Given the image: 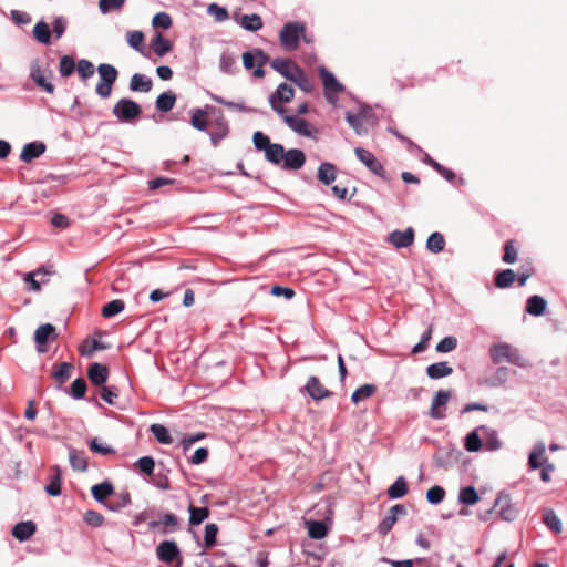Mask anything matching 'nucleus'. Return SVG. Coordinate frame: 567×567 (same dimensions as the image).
<instances>
[{"label":"nucleus","mask_w":567,"mask_h":567,"mask_svg":"<svg viewBox=\"0 0 567 567\" xmlns=\"http://www.w3.org/2000/svg\"><path fill=\"white\" fill-rule=\"evenodd\" d=\"M159 524L164 525L163 534L173 533L179 528L178 517L172 513H165L159 522L150 523V527L156 528Z\"/></svg>","instance_id":"obj_27"},{"label":"nucleus","mask_w":567,"mask_h":567,"mask_svg":"<svg viewBox=\"0 0 567 567\" xmlns=\"http://www.w3.org/2000/svg\"><path fill=\"white\" fill-rule=\"evenodd\" d=\"M355 154L358 156V158L367 165V167L371 171V173H373L374 175H382V165L378 162V159L375 158V156L364 150V148H355Z\"/></svg>","instance_id":"obj_19"},{"label":"nucleus","mask_w":567,"mask_h":567,"mask_svg":"<svg viewBox=\"0 0 567 567\" xmlns=\"http://www.w3.org/2000/svg\"><path fill=\"white\" fill-rule=\"evenodd\" d=\"M269 61V55L261 49H255L243 54V64L245 69L251 70L257 63V69L254 71L256 78H264V65Z\"/></svg>","instance_id":"obj_7"},{"label":"nucleus","mask_w":567,"mask_h":567,"mask_svg":"<svg viewBox=\"0 0 567 567\" xmlns=\"http://www.w3.org/2000/svg\"><path fill=\"white\" fill-rule=\"evenodd\" d=\"M84 522L87 524V525H91V526H94V527H99L103 524L104 522V517L95 512V511H87L85 514H84Z\"/></svg>","instance_id":"obj_64"},{"label":"nucleus","mask_w":567,"mask_h":567,"mask_svg":"<svg viewBox=\"0 0 567 567\" xmlns=\"http://www.w3.org/2000/svg\"><path fill=\"white\" fill-rule=\"evenodd\" d=\"M377 391V386L374 384L365 383L358 388L351 395V400L354 404H358L359 402L369 399Z\"/></svg>","instance_id":"obj_40"},{"label":"nucleus","mask_w":567,"mask_h":567,"mask_svg":"<svg viewBox=\"0 0 567 567\" xmlns=\"http://www.w3.org/2000/svg\"><path fill=\"white\" fill-rule=\"evenodd\" d=\"M516 278V274L512 269H504L497 274L495 278V285L498 288H507L509 287Z\"/></svg>","instance_id":"obj_47"},{"label":"nucleus","mask_w":567,"mask_h":567,"mask_svg":"<svg viewBox=\"0 0 567 567\" xmlns=\"http://www.w3.org/2000/svg\"><path fill=\"white\" fill-rule=\"evenodd\" d=\"M125 0H100L99 7L103 13H107L111 10H118L123 7Z\"/></svg>","instance_id":"obj_63"},{"label":"nucleus","mask_w":567,"mask_h":567,"mask_svg":"<svg viewBox=\"0 0 567 567\" xmlns=\"http://www.w3.org/2000/svg\"><path fill=\"white\" fill-rule=\"evenodd\" d=\"M546 306L547 302L543 297L534 295L527 300L526 311L532 316L539 317L544 315Z\"/></svg>","instance_id":"obj_29"},{"label":"nucleus","mask_w":567,"mask_h":567,"mask_svg":"<svg viewBox=\"0 0 567 567\" xmlns=\"http://www.w3.org/2000/svg\"><path fill=\"white\" fill-rule=\"evenodd\" d=\"M33 35L38 42L42 44H49L51 41V32L49 24L45 23L44 21L35 23L33 28Z\"/></svg>","instance_id":"obj_39"},{"label":"nucleus","mask_w":567,"mask_h":567,"mask_svg":"<svg viewBox=\"0 0 567 567\" xmlns=\"http://www.w3.org/2000/svg\"><path fill=\"white\" fill-rule=\"evenodd\" d=\"M301 38L306 40V25L300 22H288L282 27L279 34L280 45L286 51H295Z\"/></svg>","instance_id":"obj_3"},{"label":"nucleus","mask_w":567,"mask_h":567,"mask_svg":"<svg viewBox=\"0 0 567 567\" xmlns=\"http://www.w3.org/2000/svg\"><path fill=\"white\" fill-rule=\"evenodd\" d=\"M153 52L158 56H164L172 50V42L164 38L161 33H157L151 43Z\"/></svg>","instance_id":"obj_30"},{"label":"nucleus","mask_w":567,"mask_h":567,"mask_svg":"<svg viewBox=\"0 0 567 567\" xmlns=\"http://www.w3.org/2000/svg\"><path fill=\"white\" fill-rule=\"evenodd\" d=\"M495 508H497L498 515L506 522H512L516 518L517 512L511 504L507 495H498L495 501Z\"/></svg>","instance_id":"obj_14"},{"label":"nucleus","mask_w":567,"mask_h":567,"mask_svg":"<svg viewBox=\"0 0 567 567\" xmlns=\"http://www.w3.org/2000/svg\"><path fill=\"white\" fill-rule=\"evenodd\" d=\"M450 398H451L450 391H445V390L437 391L432 400L429 415L435 420L444 419L445 414H444L443 410L446 406Z\"/></svg>","instance_id":"obj_10"},{"label":"nucleus","mask_w":567,"mask_h":567,"mask_svg":"<svg viewBox=\"0 0 567 567\" xmlns=\"http://www.w3.org/2000/svg\"><path fill=\"white\" fill-rule=\"evenodd\" d=\"M72 370L73 365L69 362H61L53 367L52 377L56 381L59 389L71 378Z\"/></svg>","instance_id":"obj_23"},{"label":"nucleus","mask_w":567,"mask_h":567,"mask_svg":"<svg viewBox=\"0 0 567 567\" xmlns=\"http://www.w3.org/2000/svg\"><path fill=\"white\" fill-rule=\"evenodd\" d=\"M97 72L100 75V82L96 85V93L103 97L106 99L112 93L113 84L116 82L118 72L117 70L107 63H102L97 66Z\"/></svg>","instance_id":"obj_4"},{"label":"nucleus","mask_w":567,"mask_h":567,"mask_svg":"<svg viewBox=\"0 0 567 567\" xmlns=\"http://www.w3.org/2000/svg\"><path fill=\"white\" fill-rule=\"evenodd\" d=\"M396 517H394L391 513H389L379 524L378 526V532L381 534V535H386L391 529L392 527L394 526V524L396 523Z\"/></svg>","instance_id":"obj_62"},{"label":"nucleus","mask_w":567,"mask_h":567,"mask_svg":"<svg viewBox=\"0 0 567 567\" xmlns=\"http://www.w3.org/2000/svg\"><path fill=\"white\" fill-rule=\"evenodd\" d=\"M40 274L47 275L48 271H45L44 269L40 268L35 272H28L25 275L24 281L29 285L28 286V290L29 291H40L41 285H40V282L38 280L34 279V276L35 275H40Z\"/></svg>","instance_id":"obj_58"},{"label":"nucleus","mask_w":567,"mask_h":567,"mask_svg":"<svg viewBox=\"0 0 567 567\" xmlns=\"http://www.w3.org/2000/svg\"><path fill=\"white\" fill-rule=\"evenodd\" d=\"M136 466L146 475H151L155 467V462L151 456H143L137 460Z\"/></svg>","instance_id":"obj_61"},{"label":"nucleus","mask_w":567,"mask_h":567,"mask_svg":"<svg viewBox=\"0 0 567 567\" xmlns=\"http://www.w3.org/2000/svg\"><path fill=\"white\" fill-rule=\"evenodd\" d=\"M457 501L463 505H475L480 496L474 486H465L460 489Z\"/></svg>","instance_id":"obj_32"},{"label":"nucleus","mask_w":567,"mask_h":567,"mask_svg":"<svg viewBox=\"0 0 567 567\" xmlns=\"http://www.w3.org/2000/svg\"><path fill=\"white\" fill-rule=\"evenodd\" d=\"M69 461L74 471H85L87 467L84 454L73 447H69Z\"/></svg>","instance_id":"obj_41"},{"label":"nucleus","mask_w":567,"mask_h":567,"mask_svg":"<svg viewBox=\"0 0 567 567\" xmlns=\"http://www.w3.org/2000/svg\"><path fill=\"white\" fill-rule=\"evenodd\" d=\"M254 145L258 151L268 150V146H270L272 143L270 142L269 137L264 134L262 132H256L252 136Z\"/></svg>","instance_id":"obj_59"},{"label":"nucleus","mask_w":567,"mask_h":567,"mask_svg":"<svg viewBox=\"0 0 567 567\" xmlns=\"http://www.w3.org/2000/svg\"><path fill=\"white\" fill-rule=\"evenodd\" d=\"M543 522L555 534H560L563 532L561 520L553 509H546L544 512Z\"/></svg>","instance_id":"obj_34"},{"label":"nucleus","mask_w":567,"mask_h":567,"mask_svg":"<svg viewBox=\"0 0 567 567\" xmlns=\"http://www.w3.org/2000/svg\"><path fill=\"white\" fill-rule=\"evenodd\" d=\"M444 496H445V491L443 487H441L439 485L432 486L426 492V499L430 504H433V505L440 504L444 499Z\"/></svg>","instance_id":"obj_53"},{"label":"nucleus","mask_w":567,"mask_h":567,"mask_svg":"<svg viewBox=\"0 0 567 567\" xmlns=\"http://www.w3.org/2000/svg\"><path fill=\"white\" fill-rule=\"evenodd\" d=\"M457 347V340L455 337H445L437 344L435 350L440 353H447L455 350Z\"/></svg>","instance_id":"obj_55"},{"label":"nucleus","mask_w":567,"mask_h":567,"mask_svg":"<svg viewBox=\"0 0 567 567\" xmlns=\"http://www.w3.org/2000/svg\"><path fill=\"white\" fill-rule=\"evenodd\" d=\"M75 69L74 59L71 55H63L60 60L59 72L63 78L70 76Z\"/></svg>","instance_id":"obj_50"},{"label":"nucleus","mask_w":567,"mask_h":567,"mask_svg":"<svg viewBox=\"0 0 567 567\" xmlns=\"http://www.w3.org/2000/svg\"><path fill=\"white\" fill-rule=\"evenodd\" d=\"M270 66L287 80L298 85L302 91L307 93L312 92L313 83L309 80L305 71L291 60L280 58L274 59L270 62Z\"/></svg>","instance_id":"obj_1"},{"label":"nucleus","mask_w":567,"mask_h":567,"mask_svg":"<svg viewBox=\"0 0 567 567\" xmlns=\"http://www.w3.org/2000/svg\"><path fill=\"white\" fill-rule=\"evenodd\" d=\"M189 524L195 526L202 524L206 518L209 517V509L207 507H195L190 505L188 507Z\"/></svg>","instance_id":"obj_42"},{"label":"nucleus","mask_w":567,"mask_h":567,"mask_svg":"<svg viewBox=\"0 0 567 567\" xmlns=\"http://www.w3.org/2000/svg\"><path fill=\"white\" fill-rule=\"evenodd\" d=\"M285 152L286 151L281 144L272 143L268 146V150H266L265 156L269 162L280 165L285 156Z\"/></svg>","instance_id":"obj_38"},{"label":"nucleus","mask_w":567,"mask_h":567,"mask_svg":"<svg viewBox=\"0 0 567 567\" xmlns=\"http://www.w3.org/2000/svg\"><path fill=\"white\" fill-rule=\"evenodd\" d=\"M207 12L209 14L214 16V18L217 22L226 21L229 17L227 10L223 7H219L216 3L209 4Z\"/></svg>","instance_id":"obj_60"},{"label":"nucleus","mask_w":567,"mask_h":567,"mask_svg":"<svg viewBox=\"0 0 567 567\" xmlns=\"http://www.w3.org/2000/svg\"><path fill=\"white\" fill-rule=\"evenodd\" d=\"M281 116H282L285 123L291 130L297 132L298 134H300L302 136H311L312 135V130L306 120L300 118L298 116H293V115H287L286 113Z\"/></svg>","instance_id":"obj_18"},{"label":"nucleus","mask_w":567,"mask_h":567,"mask_svg":"<svg viewBox=\"0 0 567 567\" xmlns=\"http://www.w3.org/2000/svg\"><path fill=\"white\" fill-rule=\"evenodd\" d=\"M323 185L331 189L332 194L339 199L351 198L355 193V187H348L343 183L336 184L337 179H320Z\"/></svg>","instance_id":"obj_20"},{"label":"nucleus","mask_w":567,"mask_h":567,"mask_svg":"<svg viewBox=\"0 0 567 567\" xmlns=\"http://www.w3.org/2000/svg\"><path fill=\"white\" fill-rule=\"evenodd\" d=\"M76 71H78V74L83 79V80H86L89 78H91L93 74H94V65L91 61L89 60H85V59H81L78 63H76Z\"/></svg>","instance_id":"obj_52"},{"label":"nucleus","mask_w":567,"mask_h":567,"mask_svg":"<svg viewBox=\"0 0 567 567\" xmlns=\"http://www.w3.org/2000/svg\"><path fill=\"white\" fill-rule=\"evenodd\" d=\"M113 114L118 121L128 123L141 116L142 109L131 99H121L113 106Z\"/></svg>","instance_id":"obj_5"},{"label":"nucleus","mask_w":567,"mask_h":567,"mask_svg":"<svg viewBox=\"0 0 567 567\" xmlns=\"http://www.w3.org/2000/svg\"><path fill=\"white\" fill-rule=\"evenodd\" d=\"M305 389L315 401L323 400L330 395V391L326 389L315 375L308 379Z\"/></svg>","instance_id":"obj_15"},{"label":"nucleus","mask_w":567,"mask_h":567,"mask_svg":"<svg viewBox=\"0 0 567 567\" xmlns=\"http://www.w3.org/2000/svg\"><path fill=\"white\" fill-rule=\"evenodd\" d=\"M30 76L34 83L47 93L52 94L54 92V85L48 81L47 71L43 70L38 62L31 65Z\"/></svg>","instance_id":"obj_12"},{"label":"nucleus","mask_w":567,"mask_h":567,"mask_svg":"<svg viewBox=\"0 0 567 567\" xmlns=\"http://www.w3.org/2000/svg\"><path fill=\"white\" fill-rule=\"evenodd\" d=\"M480 430L485 435L484 446L487 451L493 452L501 447L502 444L495 430L488 429L486 426H481Z\"/></svg>","instance_id":"obj_35"},{"label":"nucleus","mask_w":567,"mask_h":567,"mask_svg":"<svg viewBox=\"0 0 567 567\" xmlns=\"http://www.w3.org/2000/svg\"><path fill=\"white\" fill-rule=\"evenodd\" d=\"M240 24L248 31H258L262 28V20L260 16L256 13L245 14L241 17Z\"/></svg>","instance_id":"obj_45"},{"label":"nucleus","mask_w":567,"mask_h":567,"mask_svg":"<svg viewBox=\"0 0 567 567\" xmlns=\"http://www.w3.org/2000/svg\"><path fill=\"white\" fill-rule=\"evenodd\" d=\"M55 327L51 323L41 324L34 332V341L39 352H44L42 348L49 340L56 339Z\"/></svg>","instance_id":"obj_13"},{"label":"nucleus","mask_w":567,"mask_h":567,"mask_svg":"<svg viewBox=\"0 0 567 567\" xmlns=\"http://www.w3.org/2000/svg\"><path fill=\"white\" fill-rule=\"evenodd\" d=\"M328 533L327 526L319 520H311L308 523V535L313 539H322Z\"/></svg>","instance_id":"obj_46"},{"label":"nucleus","mask_w":567,"mask_h":567,"mask_svg":"<svg viewBox=\"0 0 567 567\" xmlns=\"http://www.w3.org/2000/svg\"><path fill=\"white\" fill-rule=\"evenodd\" d=\"M409 492L406 481L403 476H400L395 482L388 488V496L391 499H398L405 496Z\"/></svg>","instance_id":"obj_31"},{"label":"nucleus","mask_w":567,"mask_h":567,"mask_svg":"<svg viewBox=\"0 0 567 567\" xmlns=\"http://www.w3.org/2000/svg\"><path fill=\"white\" fill-rule=\"evenodd\" d=\"M37 526L33 522H20L18 523L13 529L12 535L20 542H24L29 539L35 533Z\"/></svg>","instance_id":"obj_24"},{"label":"nucleus","mask_w":567,"mask_h":567,"mask_svg":"<svg viewBox=\"0 0 567 567\" xmlns=\"http://www.w3.org/2000/svg\"><path fill=\"white\" fill-rule=\"evenodd\" d=\"M546 446L544 442H537L528 456V465L530 470L539 468L548 458L545 456Z\"/></svg>","instance_id":"obj_21"},{"label":"nucleus","mask_w":567,"mask_h":567,"mask_svg":"<svg viewBox=\"0 0 567 567\" xmlns=\"http://www.w3.org/2000/svg\"><path fill=\"white\" fill-rule=\"evenodd\" d=\"M152 24L154 28L167 30L172 27V18L166 12H158L153 17Z\"/></svg>","instance_id":"obj_54"},{"label":"nucleus","mask_w":567,"mask_h":567,"mask_svg":"<svg viewBox=\"0 0 567 567\" xmlns=\"http://www.w3.org/2000/svg\"><path fill=\"white\" fill-rule=\"evenodd\" d=\"M306 161L305 153L300 150L292 148L285 152V156L282 158V167L287 169H299L303 166Z\"/></svg>","instance_id":"obj_16"},{"label":"nucleus","mask_w":567,"mask_h":567,"mask_svg":"<svg viewBox=\"0 0 567 567\" xmlns=\"http://www.w3.org/2000/svg\"><path fill=\"white\" fill-rule=\"evenodd\" d=\"M153 82L144 74L135 73L131 78L130 89L134 92L147 93L152 90Z\"/></svg>","instance_id":"obj_28"},{"label":"nucleus","mask_w":567,"mask_h":567,"mask_svg":"<svg viewBox=\"0 0 567 567\" xmlns=\"http://www.w3.org/2000/svg\"><path fill=\"white\" fill-rule=\"evenodd\" d=\"M478 431H481L480 427L468 433L465 437V449L468 452H477L483 445Z\"/></svg>","instance_id":"obj_48"},{"label":"nucleus","mask_w":567,"mask_h":567,"mask_svg":"<svg viewBox=\"0 0 567 567\" xmlns=\"http://www.w3.org/2000/svg\"><path fill=\"white\" fill-rule=\"evenodd\" d=\"M388 241L395 248H406L414 241V230L412 227L405 230H393L388 235Z\"/></svg>","instance_id":"obj_11"},{"label":"nucleus","mask_w":567,"mask_h":567,"mask_svg":"<svg viewBox=\"0 0 567 567\" xmlns=\"http://www.w3.org/2000/svg\"><path fill=\"white\" fill-rule=\"evenodd\" d=\"M51 476L49 484L44 487V491L50 496H59L61 494V477L62 471L58 465L51 467Z\"/></svg>","instance_id":"obj_26"},{"label":"nucleus","mask_w":567,"mask_h":567,"mask_svg":"<svg viewBox=\"0 0 567 567\" xmlns=\"http://www.w3.org/2000/svg\"><path fill=\"white\" fill-rule=\"evenodd\" d=\"M445 247V239L439 231L432 233L426 240V249L433 254L443 251Z\"/></svg>","instance_id":"obj_37"},{"label":"nucleus","mask_w":567,"mask_h":567,"mask_svg":"<svg viewBox=\"0 0 567 567\" xmlns=\"http://www.w3.org/2000/svg\"><path fill=\"white\" fill-rule=\"evenodd\" d=\"M452 373V367H450L449 363L444 361L430 364L426 368V375L432 380L442 379L451 375Z\"/></svg>","instance_id":"obj_25"},{"label":"nucleus","mask_w":567,"mask_h":567,"mask_svg":"<svg viewBox=\"0 0 567 567\" xmlns=\"http://www.w3.org/2000/svg\"><path fill=\"white\" fill-rule=\"evenodd\" d=\"M489 357L493 363H511L518 368L529 367V361L520 354L519 350L507 342H497L489 348Z\"/></svg>","instance_id":"obj_2"},{"label":"nucleus","mask_w":567,"mask_h":567,"mask_svg":"<svg viewBox=\"0 0 567 567\" xmlns=\"http://www.w3.org/2000/svg\"><path fill=\"white\" fill-rule=\"evenodd\" d=\"M87 377L93 384L100 386L106 382L109 370L104 364L92 363L89 367Z\"/></svg>","instance_id":"obj_22"},{"label":"nucleus","mask_w":567,"mask_h":567,"mask_svg":"<svg viewBox=\"0 0 567 567\" xmlns=\"http://www.w3.org/2000/svg\"><path fill=\"white\" fill-rule=\"evenodd\" d=\"M127 42L128 44L135 49L138 52H143V41H144V34L141 31H130L127 32Z\"/></svg>","instance_id":"obj_57"},{"label":"nucleus","mask_w":567,"mask_h":567,"mask_svg":"<svg viewBox=\"0 0 567 567\" xmlns=\"http://www.w3.org/2000/svg\"><path fill=\"white\" fill-rule=\"evenodd\" d=\"M157 558L166 564L178 560V567L182 564L181 551L174 540H163L156 548Z\"/></svg>","instance_id":"obj_9"},{"label":"nucleus","mask_w":567,"mask_h":567,"mask_svg":"<svg viewBox=\"0 0 567 567\" xmlns=\"http://www.w3.org/2000/svg\"><path fill=\"white\" fill-rule=\"evenodd\" d=\"M295 96V90L291 85L286 83L279 84L276 92L269 96V103L271 109L277 112L279 115H284L286 113V109L278 104L280 103H289Z\"/></svg>","instance_id":"obj_8"},{"label":"nucleus","mask_w":567,"mask_h":567,"mask_svg":"<svg viewBox=\"0 0 567 567\" xmlns=\"http://www.w3.org/2000/svg\"><path fill=\"white\" fill-rule=\"evenodd\" d=\"M218 533V526L214 523L205 526L204 545L206 548H212L216 545V536Z\"/></svg>","instance_id":"obj_51"},{"label":"nucleus","mask_w":567,"mask_h":567,"mask_svg":"<svg viewBox=\"0 0 567 567\" xmlns=\"http://www.w3.org/2000/svg\"><path fill=\"white\" fill-rule=\"evenodd\" d=\"M151 433L154 435L156 441L161 444H171L173 439L168 432V430L158 423H154L150 427Z\"/></svg>","instance_id":"obj_43"},{"label":"nucleus","mask_w":567,"mask_h":567,"mask_svg":"<svg viewBox=\"0 0 567 567\" xmlns=\"http://www.w3.org/2000/svg\"><path fill=\"white\" fill-rule=\"evenodd\" d=\"M86 391V382L82 378L75 379L71 388L69 390V394L74 398L75 400H81L84 398Z\"/></svg>","instance_id":"obj_49"},{"label":"nucleus","mask_w":567,"mask_h":567,"mask_svg":"<svg viewBox=\"0 0 567 567\" xmlns=\"http://www.w3.org/2000/svg\"><path fill=\"white\" fill-rule=\"evenodd\" d=\"M124 301L121 299H114L102 308V316L104 318H112L124 310Z\"/></svg>","instance_id":"obj_44"},{"label":"nucleus","mask_w":567,"mask_h":567,"mask_svg":"<svg viewBox=\"0 0 567 567\" xmlns=\"http://www.w3.org/2000/svg\"><path fill=\"white\" fill-rule=\"evenodd\" d=\"M176 102V95L168 91L158 95L156 99V109L161 112H169Z\"/></svg>","instance_id":"obj_36"},{"label":"nucleus","mask_w":567,"mask_h":567,"mask_svg":"<svg viewBox=\"0 0 567 567\" xmlns=\"http://www.w3.org/2000/svg\"><path fill=\"white\" fill-rule=\"evenodd\" d=\"M47 150V146L43 142H31L23 146L20 158L25 163H30L31 161L40 157Z\"/></svg>","instance_id":"obj_17"},{"label":"nucleus","mask_w":567,"mask_h":567,"mask_svg":"<svg viewBox=\"0 0 567 567\" xmlns=\"http://www.w3.org/2000/svg\"><path fill=\"white\" fill-rule=\"evenodd\" d=\"M190 123L195 128L204 131L207 126L206 113L200 109H196L193 111Z\"/></svg>","instance_id":"obj_56"},{"label":"nucleus","mask_w":567,"mask_h":567,"mask_svg":"<svg viewBox=\"0 0 567 567\" xmlns=\"http://www.w3.org/2000/svg\"><path fill=\"white\" fill-rule=\"evenodd\" d=\"M92 496L99 503H102L107 496L114 492L113 485L110 482L95 484L91 488Z\"/></svg>","instance_id":"obj_33"},{"label":"nucleus","mask_w":567,"mask_h":567,"mask_svg":"<svg viewBox=\"0 0 567 567\" xmlns=\"http://www.w3.org/2000/svg\"><path fill=\"white\" fill-rule=\"evenodd\" d=\"M319 76L322 81L327 101L334 104L337 101V94L344 90L343 85L339 83L336 76L324 66L319 68Z\"/></svg>","instance_id":"obj_6"}]
</instances>
